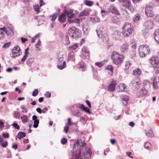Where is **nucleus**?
I'll return each instance as SVG.
<instances>
[{
    "instance_id": "1",
    "label": "nucleus",
    "mask_w": 159,
    "mask_h": 159,
    "mask_svg": "<svg viewBox=\"0 0 159 159\" xmlns=\"http://www.w3.org/2000/svg\"><path fill=\"white\" fill-rule=\"evenodd\" d=\"M85 143H82L81 140L80 139L77 140L75 143L73 148V151H71L72 155L73 156H77L78 157H81V153L83 157L85 158V157L88 156V157H90L92 152L91 150L89 148L87 150L86 149V151L84 152L83 151V149H85L86 148L84 147Z\"/></svg>"
},
{
    "instance_id": "2",
    "label": "nucleus",
    "mask_w": 159,
    "mask_h": 159,
    "mask_svg": "<svg viewBox=\"0 0 159 159\" xmlns=\"http://www.w3.org/2000/svg\"><path fill=\"white\" fill-rule=\"evenodd\" d=\"M111 57L113 63L116 65L120 64L123 61L124 56L116 51L112 52Z\"/></svg>"
},
{
    "instance_id": "3",
    "label": "nucleus",
    "mask_w": 159,
    "mask_h": 159,
    "mask_svg": "<svg viewBox=\"0 0 159 159\" xmlns=\"http://www.w3.org/2000/svg\"><path fill=\"white\" fill-rule=\"evenodd\" d=\"M122 34L125 37H128L131 34L133 30L132 25L128 23H125L123 27Z\"/></svg>"
},
{
    "instance_id": "4",
    "label": "nucleus",
    "mask_w": 159,
    "mask_h": 159,
    "mask_svg": "<svg viewBox=\"0 0 159 159\" xmlns=\"http://www.w3.org/2000/svg\"><path fill=\"white\" fill-rule=\"evenodd\" d=\"M64 54L62 52H60L57 54V68L58 69L62 70L66 67V62L64 61Z\"/></svg>"
},
{
    "instance_id": "5",
    "label": "nucleus",
    "mask_w": 159,
    "mask_h": 159,
    "mask_svg": "<svg viewBox=\"0 0 159 159\" xmlns=\"http://www.w3.org/2000/svg\"><path fill=\"white\" fill-rule=\"evenodd\" d=\"M139 55L141 57H145L150 52V48L146 45H140L139 48Z\"/></svg>"
},
{
    "instance_id": "6",
    "label": "nucleus",
    "mask_w": 159,
    "mask_h": 159,
    "mask_svg": "<svg viewBox=\"0 0 159 159\" xmlns=\"http://www.w3.org/2000/svg\"><path fill=\"white\" fill-rule=\"evenodd\" d=\"M80 30L74 27L70 28L68 30V33L70 36L73 38L78 37L80 34Z\"/></svg>"
},
{
    "instance_id": "7",
    "label": "nucleus",
    "mask_w": 159,
    "mask_h": 159,
    "mask_svg": "<svg viewBox=\"0 0 159 159\" xmlns=\"http://www.w3.org/2000/svg\"><path fill=\"white\" fill-rule=\"evenodd\" d=\"M150 62L154 68L155 69L156 73H159V61L155 57H152L150 60Z\"/></svg>"
},
{
    "instance_id": "8",
    "label": "nucleus",
    "mask_w": 159,
    "mask_h": 159,
    "mask_svg": "<svg viewBox=\"0 0 159 159\" xmlns=\"http://www.w3.org/2000/svg\"><path fill=\"white\" fill-rule=\"evenodd\" d=\"M120 2H122L121 5L128 8L131 11L133 12L134 9L131 5V3L128 0H119Z\"/></svg>"
},
{
    "instance_id": "9",
    "label": "nucleus",
    "mask_w": 159,
    "mask_h": 159,
    "mask_svg": "<svg viewBox=\"0 0 159 159\" xmlns=\"http://www.w3.org/2000/svg\"><path fill=\"white\" fill-rule=\"evenodd\" d=\"M145 13L146 15L148 17H152L154 14L152 7L150 5H147L145 8Z\"/></svg>"
},
{
    "instance_id": "10",
    "label": "nucleus",
    "mask_w": 159,
    "mask_h": 159,
    "mask_svg": "<svg viewBox=\"0 0 159 159\" xmlns=\"http://www.w3.org/2000/svg\"><path fill=\"white\" fill-rule=\"evenodd\" d=\"M20 49L19 46H15L12 49L11 57L12 58H15L16 57L19 56L20 55Z\"/></svg>"
},
{
    "instance_id": "11",
    "label": "nucleus",
    "mask_w": 159,
    "mask_h": 159,
    "mask_svg": "<svg viewBox=\"0 0 159 159\" xmlns=\"http://www.w3.org/2000/svg\"><path fill=\"white\" fill-rule=\"evenodd\" d=\"M122 33L118 30H116L112 34L113 38L116 40H120L122 38L121 35Z\"/></svg>"
},
{
    "instance_id": "12",
    "label": "nucleus",
    "mask_w": 159,
    "mask_h": 159,
    "mask_svg": "<svg viewBox=\"0 0 159 159\" xmlns=\"http://www.w3.org/2000/svg\"><path fill=\"white\" fill-rule=\"evenodd\" d=\"M144 25L146 28L148 29H152L153 27L154 24L152 21L148 20L145 22Z\"/></svg>"
},
{
    "instance_id": "13",
    "label": "nucleus",
    "mask_w": 159,
    "mask_h": 159,
    "mask_svg": "<svg viewBox=\"0 0 159 159\" xmlns=\"http://www.w3.org/2000/svg\"><path fill=\"white\" fill-rule=\"evenodd\" d=\"M103 27L102 26H98L97 29L96 30V32L97 34L98 37L99 38H100L102 36L103 34H104L103 32Z\"/></svg>"
},
{
    "instance_id": "14",
    "label": "nucleus",
    "mask_w": 159,
    "mask_h": 159,
    "mask_svg": "<svg viewBox=\"0 0 159 159\" xmlns=\"http://www.w3.org/2000/svg\"><path fill=\"white\" fill-rule=\"evenodd\" d=\"M109 11L113 14L119 15L120 13L116 9V8L113 6H110L108 8Z\"/></svg>"
},
{
    "instance_id": "15",
    "label": "nucleus",
    "mask_w": 159,
    "mask_h": 159,
    "mask_svg": "<svg viewBox=\"0 0 159 159\" xmlns=\"http://www.w3.org/2000/svg\"><path fill=\"white\" fill-rule=\"evenodd\" d=\"M116 85V82H112L109 85L108 90L109 91H113L115 90V87Z\"/></svg>"
},
{
    "instance_id": "16",
    "label": "nucleus",
    "mask_w": 159,
    "mask_h": 159,
    "mask_svg": "<svg viewBox=\"0 0 159 159\" xmlns=\"http://www.w3.org/2000/svg\"><path fill=\"white\" fill-rule=\"evenodd\" d=\"M73 11V10L72 9H70L69 11L66 10L65 11V14L69 18L70 20L75 16V14L72 13Z\"/></svg>"
},
{
    "instance_id": "17",
    "label": "nucleus",
    "mask_w": 159,
    "mask_h": 159,
    "mask_svg": "<svg viewBox=\"0 0 159 159\" xmlns=\"http://www.w3.org/2000/svg\"><path fill=\"white\" fill-rule=\"evenodd\" d=\"M32 120L34 121V127L37 128L38 126L39 120L37 119V117L36 115H34L32 116Z\"/></svg>"
},
{
    "instance_id": "18",
    "label": "nucleus",
    "mask_w": 159,
    "mask_h": 159,
    "mask_svg": "<svg viewBox=\"0 0 159 159\" xmlns=\"http://www.w3.org/2000/svg\"><path fill=\"white\" fill-rule=\"evenodd\" d=\"M126 86L122 83L120 84L117 87V90L118 92H123L125 91Z\"/></svg>"
},
{
    "instance_id": "19",
    "label": "nucleus",
    "mask_w": 159,
    "mask_h": 159,
    "mask_svg": "<svg viewBox=\"0 0 159 159\" xmlns=\"http://www.w3.org/2000/svg\"><path fill=\"white\" fill-rule=\"evenodd\" d=\"M6 33L7 35L11 36L14 34L13 28L11 27H8L6 28Z\"/></svg>"
},
{
    "instance_id": "20",
    "label": "nucleus",
    "mask_w": 159,
    "mask_h": 159,
    "mask_svg": "<svg viewBox=\"0 0 159 159\" xmlns=\"http://www.w3.org/2000/svg\"><path fill=\"white\" fill-rule=\"evenodd\" d=\"M100 38H101L103 41L106 43L108 44L109 43V39L108 35L106 33H104L102 36Z\"/></svg>"
},
{
    "instance_id": "21",
    "label": "nucleus",
    "mask_w": 159,
    "mask_h": 159,
    "mask_svg": "<svg viewBox=\"0 0 159 159\" xmlns=\"http://www.w3.org/2000/svg\"><path fill=\"white\" fill-rule=\"evenodd\" d=\"M128 44L126 43H125L120 47V50L122 52H124L128 50Z\"/></svg>"
},
{
    "instance_id": "22",
    "label": "nucleus",
    "mask_w": 159,
    "mask_h": 159,
    "mask_svg": "<svg viewBox=\"0 0 159 159\" xmlns=\"http://www.w3.org/2000/svg\"><path fill=\"white\" fill-rule=\"evenodd\" d=\"M131 66V64L129 61H127L125 62V70L126 73H128L130 70L129 68Z\"/></svg>"
},
{
    "instance_id": "23",
    "label": "nucleus",
    "mask_w": 159,
    "mask_h": 159,
    "mask_svg": "<svg viewBox=\"0 0 159 159\" xmlns=\"http://www.w3.org/2000/svg\"><path fill=\"white\" fill-rule=\"evenodd\" d=\"M146 135L149 137H152L154 136V134L152 130L151 129L149 130H145Z\"/></svg>"
},
{
    "instance_id": "24",
    "label": "nucleus",
    "mask_w": 159,
    "mask_h": 159,
    "mask_svg": "<svg viewBox=\"0 0 159 159\" xmlns=\"http://www.w3.org/2000/svg\"><path fill=\"white\" fill-rule=\"evenodd\" d=\"M154 34L155 40L159 44V29L155 30Z\"/></svg>"
},
{
    "instance_id": "25",
    "label": "nucleus",
    "mask_w": 159,
    "mask_h": 159,
    "mask_svg": "<svg viewBox=\"0 0 159 159\" xmlns=\"http://www.w3.org/2000/svg\"><path fill=\"white\" fill-rule=\"evenodd\" d=\"M66 20V17L65 15L64 14H62L61 15H59L58 18V20L61 23H63Z\"/></svg>"
},
{
    "instance_id": "26",
    "label": "nucleus",
    "mask_w": 159,
    "mask_h": 159,
    "mask_svg": "<svg viewBox=\"0 0 159 159\" xmlns=\"http://www.w3.org/2000/svg\"><path fill=\"white\" fill-rule=\"evenodd\" d=\"M105 69L107 70L110 71V72H109V74L111 75H112L113 74L114 68L111 65H107L105 67Z\"/></svg>"
},
{
    "instance_id": "27",
    "label": "nucleus",
    "mask_w": 159,
    "mask_h": 159,
    "mask_svg": "<svg viewBox=\"0 0 159 159\" xmlns=\"http://www.w3.org/2000/svg\"><path fill=\"white\" fill-rule=\"evenodd\" d=\"M147 93V91L145 88H143L139 92V96H141L143 95H146Z\"/></svg>"
},
{
    "instance_id": "28",
    "label": "nucleus",
    "mask_w": 159,
    "mask_h": 159,
    "mask_svg": "<svg viewBox=\"0 0 159 159\" xmlns=\"http://www.w3.org/2000/svg\"><path fill=\"white\" fill-rule=\"evenodd\" d=\"M141 74V71L139 69H137L133 71L134 75L137 77L139 76Z\"/></svg>"
},
{
    "instance_id": "29",
    "label": "nucleus",
    "mask_w": 159,
    "mask_h": 159,
    "mask_svg": "<svg viewBox=\"0 0 159 159\" xmlns=\"http://www.w3.org/2000/svg\"><path fill=\"white\" fill-rule=\"evenodd\" d=\"M129 99V97L126 96H124V97L122 98L121 100L122 101L123 104L124 105L126 106L127 104V102Z\"/></svg>"
},
{
    "instance_id": "30",
    "label": "nucleus",
    "mask_w": 159,
    "mask_h": 159,
    "mask_svg": "<svg viewBox=\"0 0 159 159\" xmlns=\"http://www.w3.org/2000/svg\"><path fill=\"white\" fill-rule=\"evenodd\" d=\"M25 136V133L22 132H19L17 135V138L19 139H21Z\"/></svg>"
},
{
    "instance_id": "31",
    "label": "nucleus",
    "mask_w": 159,
    "mask_h": 159,
    "mask_svg": "<svg viewBox=\"0 0 159 159\" xmlns=\"http://www.w3.org/2000/svg\"><path fill=\"white\" fill-rule=\"evenodd\" d=\"M58 16V14L57 13H55L49 16V18L53 22L57 18Z\"/></svg>"
},
{
    "instance_id": "32",
    "label": "nucleus",
    "mask_w": 159,
    "mask_h": 159,
    "mask_svg": "<svg viewBox=\"0 0 159 159\" xmlns=\"http://www.w3.org/2000/svg\"><path fill=\"white\" fill-rule=\"evenodd\" d=\"M107 62V60H104L100 62H97L95 63L96 66H98V67H101L104 65L105 63Z\"/></svg>"
},
{
    "instance_id": "33",
    "label": "nucleus",
    "mask_w": 159,
    "mask_h": 159,
    "mask_svg": "<svg viewBox=\"0 0 159 159\" xmlns=\"http://www.w3.org/2000/svg\"><path fill=\"white\" fill-rule=\"evenodd\" d=\"M78 46L77 43H75L71 46L68 47V49L69 51L74 50L78 48Z\"/></svg>"
},
{
    "instance_id": "34",
    "label": "nucleus",
    "mask_w": 159,
    "mask_h": 159,
    "mask_svg": "<svg viewBox=\"0 0 159 159\" xmlns=\"http://www.w3.org/2000/svg\"><path fill=\"white\" fill-rule=\"evenodd\" d=\"M33 7L34 11L36 12L37 14L40 12L39 10L40 6H39L38 4L34 5Z\"/></svg>"
},
{
    "instance_id": "35",
    "label": "nucleus",
    "mask_w": 159,
    "mask_h": 159,
    "mask_svg": "<svg viewBox=\"0 0 159 159\" xmlns=\"http://www.w3.org/2000/svg\"><path fill=\"white\" fill-rule=\"evenodd\" d=\"M34 61V59L32 58H30L28 59L26 62L27 64L29 66H30L32 64Z\"/></svg>"
},
{
    "instance_id": "36",
    "label": "nucleus",
    "mask_w": 159,
    "mask_h": 159,
    "mask_svg": "<svg viewBox=\"0 0 159 159\" xmlns=\"http://www.w3.org/2000/svg\"><path fill=\"white\" fill-rule=\"evenodd\" d=\"M140 18V16L139 14H136L134 16L133 20L134 22H136L138 21Z\"/></svg>"
},
{
    "instance_id": "37",
    "label": "nucleus",
    "mask_w": 159,
    "mask_h": 159,
    "mask_svg": "<svg viewBox=\"0 0 159 159\" xmlns=\"http://www.w3.org/2000/svg\"><path fill=\"white\" fill-rule=\"evenodd\" d=\"M89 14V13L88 12L84 10L80 13L79 15V17H80L81 16H88Z\"/></svg>"
},
{
    "instance_id": "38",
    "label": "nucleus",
    "mask_w": 159,
    "mask_h": 159,
    "mask_svg": "<svg viewBox=\"0 0 159 159\" xmlns=\"http://www.w3.org/2000/svg\"><path fill=\"white\" fill-rule=\"evenodd\" d=\"M90 20L93 23H96L99 22L100 20V19L98 17H91Z\"/></svg>"
},
{
    "instance_id": "39",
    "label": "nucleus",
    "mask_w": 159,
    "mask_h": 159,
    "mask_svg": "<svg viewBox=\"0 0 159 159\" xmlns=\"http://www.w3.org/2000/svg\"><path fill=\"white\" fill-rule=\"evenodd\" d=\"M68 22L70 23H79L80 22L79 19H76L74 20H70L69 19H68Z\"/></svg>"
},
{
    "instance_id": "40",
    "label": "nucleus",
    "mask_w": 159,
    "mask_h": 159,
    "mask_svg": "<svg viewBox=\"0 0 159 159\" xmlns=\"http://www.w3.org/2000/svg\"><path fill=\"white\" fill-rule=\"evenodd\" d=\"M14 117L16 118L19 119L20 116V113L17 111H14Z\"/></svg>"
},
{
    "instance_id": "41",
    "label": "nucleus",
    "mask_w": 159,
    "mask_h": 159,
    "mask_svg": "<svg viewBox=\"0 0 159 159\" xmlns=\"http://www.w3.org/2000/svg\"><path fill=\"white\" fill-rule=\"evenodd\" d=\"M21 118L23 122H27L28 120L27 116L26 115H24L23 116H21Z\"/></svg>"
},
{
    "instance_id": "42",
    "label": "nucleus",
    "mask_w": 159,
    "mask_h": 159,
    "mask_svg": "<svg viewBox=\"0 0 159 159\" xmlns=\"http://www.w3.org/2000/svg\"><path fill=\"white\" fill-rule=\"evenodd\" d=\"M68 60H72L73 59L74 57V53L72 51L70 52L68 54Z\"/></svg>"
},
{
    "instance_id": "43",
    "label": "nucleus",
    "mask_w": 159,
    "mask_h": 159,
    "mask_svg": "<svg viewBox=\"0 0 159 159\" xmlns=\"http://www.w3.org/2000/svg\"><path fill=\"white\" fill-rule=\"evenodd\" d=\"M141 83V82L140 81H136L135 84L134 83H133V84H134L135 86V88L136 89H138L140 87V85Z\"/></svg>"
},
{
    "instance_id": "44",
    "label": "nucleus",
    "mask_w": 159,
    "mask_h": 159,
    "mask_svg": "<svg viewBox=\"0 0 159 159\" xmlns=\"http://www.w3.org/2000/svg\"><path fill=\"white\" fill-rule=\"evenodd\" d=\"M85 4L86 5L89 6H92L93 4V3L92 2L87 0H85L84 1Z\"/></svg>"
},
{
    "instance_id": "45",
    "label": "nucleus",
    "mask_w": 159,
    "mask_h": 159,
    "mask_svg": "<svg viewBox=\"0 0 159 159\" xmlns=\"http://www.w3.org/2000/svg\"><path fill=\"white\" fill-rule=\"evenodd\" d=\"M82 51L83 52L87 54V56H88L89 54V52L88 50V49L86 47H83L82 48Z\"/></svg>"
},
{
    "instance_id": "46",
    "label": "nucleus",
    "mask_w": 159,
    "mask_h": 159,
    "mask_svg": "<svg viewBox=\"0 0 159 159\" xmlns=\"http://www.w3.org/2000/svg\"><path fill=\"white\" fill-rule=\"evenodd\" d=\"M41 44V41L40 39H39L38 40L37 43L35 44V47L37 48H38L39 50L40 49L39 48V47L40 46Z\"/></svg>"
},
{
    "instance_id": "47",
    "label": "nucleus",
    "mask_w": 159,
    "mask_h": 159,
    "mask_svg": "<svg viewBox=\"0 0 159 159\" xmlns=\"http://www.w3.org/2000/svg\"><path fill=\"white\" fill-rule=\"evenodd\" d=\"M157 78L156 77H155L154 78L153 81V86L155 89H157V82L156 80Z\"/></svg>"
},
{
    "instance_id": "48",
    "label": "nucleus",
    "mask_w": 159,
    "mask_h": 159,
    "mask_svg": "<svg viewBox=\"0 0 159 159\" xmlns=\"http://www.w3.org/2000/svg\"><path fill=\"white\" fill-rule=\"evenodd\" d=\"M39 92L38 90L37 89H35L32 93V95L33 96H36L38 94Z\"/></svg>"
},
{
    "instance_id": "49",
    "label": "nucleus",
    "mask_w": 159,
    "mask_h": 159,
    "mask_svg": "<svg viewBox=\"0 0 159 159\" xmlns=\"http://www.w3.org/2000/svg\"><path fill=\"white\" fill-rule=\"evenodd\" d=\"M144 146L146 148L149 149L151 146V144L149 142H147L145 144Z\"/></svg>"
},
{
    "instance_id": "50",
    "label": "nucleus",
    "mask_w": 159,
    "mask_h": 159,
    "mask_svg": "<svg viewBox=\"0 0 159 159\" xmlns=\"http://www.w3.org/2000/svg\"><path fill=\"white\" fill-rule=\"evenodd\" d=\"M67 141V139L65 138H62L61 140V143L62 144H66Z\"/></svg>"
},
{
    "instance_id": "51",
    "label": "nucleus",
    "mask_w": 159,
    "mask_h": 159,
    "mask_svg": "<svg viewBox=\"0 0 159 159\" xmlns=\"http://www.w3.org/2000/svg\"><path fill=\"white\" fill-rule=\"evenodd\" d=\"M10 44H11L10 42L7 43H5L4 44V45H3L2 48H8L9 47V46L10 45Z\"/></svg>"
},
{
    "instance_id": "52",
    "label": "nucleus",
    "mask_w": 159,
    "mask_h": 159,
    "mask_svg": "<svg viewBox=\"0 0 159 159\" xmlns=\"http://www.w3.org/2000/svg\"><path fill=\"white\" fill-rule=\"evenodd\" d=\"M4 127V125L3 121L0 120V129H3Z\"/></svg>"
},
{
    "instance_id": "53",
    "label": "nucleus",
    "mask_w": 159,
    "mask_h": 159,
    "mask_svg": "<svg viewBox=\"0 0 159 159\" xmlns=\"http://www.w3.org/2000/svg\"><path fill=\"white\" fill-rule=\"evenodd\" d=\"M13 126L16 129H20V126L16 123H14L13 124Z\"/></svg>"
},
{
    "instance_id": "54",
    "label": "nucleus",
    "mask_w": 159,
    "mask_h": 159,
    "mask_svg": "<svg viewBox=\"0 0 159 159\" xmlns=\"http://www.w3.org/2000/svg\"><path fill=\"white\" fill-rule=\"evenodd\" d=\"M3 137L5 138H8L9 136V134L8 133H3Z\"/></svg>"
},
{
    "instance_id": "55",
    "label": "nucleus",
    "mask_w": 159,
    "mask_h": 159,
    "mask_svg": "<svg viewBox=\"0 0 159 159\" xmlns=\"http://www.w3.org/2000/svg\"><path fill=\"white\" fill-rule=\"evenodd\" d=\"M80 108L82 110L84 111H85L86 109V108H88L87 107H85L84 106V105L83 104H82L80 106Z\"/></svg>"
},
{
    "instance_id": "56",
    "label": "nucleus",
    "mask_w": 159,
    "mask_h": 159,
    "mask_svg": "<svg viewBox=\"0 0 159 159\" xmlns=\"http://www.w3.org/2000/svg\"><path fill=\"white\" fill-rule=\"evenodd\" d=\"M45 96L48 98H49L51 97V94L49 92H47L45 94Z\"/></svg>"
},
{
    "instance_id": "57",
    "label": "nucleus",
    "mask_w": 159,
    "mask_h": 159,
    "mask_svg": "<svg viewBox=\"0 0 159 159\" xmlns=\"http://www.w3.org/2000/svg\"><path fill=\"white\" fill-rule=\"evenodd\" d=\"M73 115L77 117H79L80 115L79 111H77L76 112L73 114Z\"/></svg>"
},
{
    "instance_id": "58",
    "label": "nucleus",
    "mask_w": 159,
    "mask_h": 159,
    "mask_svg": "<svg viewBox=\"0 0 159 159\" xmlns=\"http://www.w3.org/2000/svg\"><path fill=\"white\" fill-rule=\"evenodd\" d=\"M2 145L3 148H6L8 145L7 141H6L5 142L3 143Z\"/></svg>"
},
{
    "instance_id": "59",
    "label": "nucleus",
    "mask_w": 159,
    "mask_h": 159,
    "mask_svg": "<svg viewBox=\"0 0 159 159\" xmlns=\"http://www.w3.org/2000/svg\"><path fill=\"white\" fill-rule=\"evenodd\" d=\"M65 42L67 44H69L70 43V42L69 39V37L67 36H66V37Z\"/></svg>"
},
{
    "instance_id": "60",
    "label": "nucleus",
    "mask_w": 159,
    "mask_h": 159,
    "mask_svg": "<svg viewBox=\"0 0 159 159\" xmlns=\"http://www.w3.org/2000/svg\"><path fill=\"white\" fill-rule=\"evenodd\" d=\"M86 103L89 106V107L90 108L91 107V104L90 102L88 100H86L85 101Z\"/></svg>"
},
{
    "instance_id": "61",
    "label": "nucleus",
    "mask_w": 159,
    "mask_h": 159,
    "mask_svg": "<svg viewBox=\"0 0 159 159\" xmlns=\"http://www.w3.org/2000/svg\"><path fill=\"white\" fill-rule=\"evenodd\" d=\"M67 120L68 123H67V126H69V125H70L71 124V118H68L67 119Z\"/></svg>"
},
{
    "instance_id": "62",
    "label": "nucleus",
    "mask_w": 159,
    "mask_h": 159,
    "mask_svg": "<svg viewBox=\"0 0 159 159\" xmlns=\"http://www.w3.org/2000/svg\"><path fill=\"white\" fill-rule=\"evenodd\" d=\"M36 111L39 113H41L42 112V110L40 108L38 107L36 109Z\"/></svg>"
},
{
    "instance_id": "63",
    "label": "nucleus",
    "mask_w": 159,
    "mask_h": 159,
    "mask_svg": "<svg viewBox=\"0 0 159 159\" xmlns=\"http://www.w3.org/2000/svg\"><path fill=\"white\" fill-rule=\"evenodd\" d=\"M68 128L69 126H66L64 127V130L66 133H67Z\"/></svg>"
},
{
    "instance_id": "64",
    "label": "nucleus",
    "mask_w": 159,
    "mask_h": 159,
    "mask_svg": "<svg viewBox=\"0 0 159 159\" xmlns=\"http://www.w3.org/2000/svg\"><path fill=\"white\" fill-rule=\"evenodd\" d=\"M154 19L156 21L159 22V16H156L154 18Z\"/></svg>"
}]
</instances>
